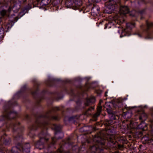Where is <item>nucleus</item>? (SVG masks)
<instances>
[{
	"label": "nucleus",
	"instance_id": "obj_1",
	"mask_svg": "<svg viewBox=\"0 0 153 153\" xmlns=\"http://www.w3.org/2000/svg\"><path fill=\"white\" fill-rule=\"evenodd\" d=\"M59 110L58 107H53L45 114H39L35 115L36 122L34 124L29 127L31 130H36L39 128L42 129V131L39 134V140L35 143V145L36 148L39 149H44L45 153H51L52 148L56 140L62 138H57L56 136L58 132H60L61 130V126L53 124L51 122L52 120H58L59 119L57 116H51V113Z\"/></svg>",
	"mask_w": 153,
	"mask_h": 153
},
{
	"label": "nucleus",
	"instance_id": "obj_2",
	"mask_svg": "<svg viewBox=\"0 0 153 153\" xmlns=\"http://www.w3.org/2000/svg\"><path fill=\"white\" fill-rule=\"evenodd\" d=\"M114 130L109 129L97 132L96 134V150L97 148L100 149L105 145L107 140L113 144H116L117 141L122 143L124 142L123 137L118 135H114Z\"/></svg>",
	"mask_w": 153,
	"mask_h": 153
},
{
	"label": "nucleus",
	"instance_id": "obj_3",
	"mask_svg": "<svg viewBox=\"0 0 153 153\" xmlns=\"http://www.w3.org/2000/svg\"><path fill=\"white\" fill-rule=\"evenodd\" d=\"M7 129L11 128L13 133L18 134L17 136H14V140L15 141H20L22 140L23 137L22 133L23 131L24 128L21 127L19 123L16 122L14 123H11L9 126L7 125Z\"/></svg>",
	"mask_w": 153,
	"mask_h": 153
},
{
	"label": "nucleus",
	"instance_id": "obj_4",
	"mask_svg": "<svg viewBox=\"0 0 153 153\" xmlns=\"http://www.w3.org/2000/svg\"><path fill=\"white\" fill-rule=\"evenodd\" d=\"M17 116V112L12 110L10 108L9 106L8 108L5 109L3 114L0 118V123H1V121L4 120H7L9 121L16 117Z\"/></svg>",
	"mask_w": 153,
	"mask_h": 153
},
{
	"label": "nucleus",
	"instance_id": "obj_5",
	"mask_svg": "<svg viewBox=\"0 0 153 153\" xmlns=\"http://www.w3.org/2000/svg\"><path fill=\"white\" fill-rule=\"evenodd\" d=\"M11 141V139L7 135L3 133H0V146L3 144L5 145H7L10 144ZM8 150L5 149H0V151L5 152V150Z\"/></svg>",
	"mask_w": 153,
	"mask_h": 153
},
{
	"label": "nucleus",
	"instance_id": "obj_6",
	"mask_svg": "<svg viewBox=\"0 0 153 153\" xmlns=\"http://www.w3.org/2000/svg\"><path fill=\"white\" fill-rule=\"evenodd\" d=\"M19 149H20L21 151L20 152L22 153H29L30 151V146L28 143H26L22 145L20 143H18L17 146Z\"/></svg>",
	"mask_w": 153,
	"mask_h": 153
},
{
	"label": "nucleus",
	"instance_id": "obj_7",
	"mask_svg": "<svg viewBox=\"0 0 153 153\" xmlns=\"http://www.w3.org/2000/svg\"><path fill=\"white\" fill-rule=\"evenodd\" d=\"M71 138L70 137H68L66 141H63L62 143H61V146L60 148H59L55 152L53 153H70L69 152H64L62 151V146L64 144H71L72 143L70 142L71 140Z\"/></svg>",
	"mask_w": 153,
	"mask_h": 153
},
{
	"label": "nucleus",
	"instance_id": "obj_8",
	"mask_svg": "<svg viewBox=\"0 0 153 153\" xmlns=\"http://www.w3.org/2000/svg\"><path fill=\"white\" fill-rule=\"evenodd\" d=\"M5 152L0 151V153H19V152L21 151L16 146L13 147L10 150L5 149Z\"/></svg>",
	"mask_w": 153,
	"mask_h": 153
},
{
	"label": "nucleus",
	"instance_id": "obj_9",
	"mask_svg": "<svg viewBox=\"0 0 153 153\" xmlns=\"http://www.w3.org/2000/svg\"><path fill=\"white\" fill-rule=\"evenodd\" d=\"M82 4V2L81 0H76L74 2L73 7L74 9L77 10L79 9Z\"/></svg>",
	"mask_w": 153,
	"mask_h": 153
},
{
	"label": "nucleus",
	"instance_id": "obj_10",
	"mask_svg": "<svg viewBox=\"0 0 153 153\" xmlns=\"http://www.w3.org/2000/svg\"><path fill=\"white\" fill-rule=\"evenodd\" d=\"M119 9L120 13L123 14L128 13L129 12L128 8L127 6H120Z\"/></svg>",
	"mask_w": 153,
	"mask_h": 153
},
{
	"label": "nucleus",
	"instance_id": "obj_11",
	"mask_svg": "<svg viewBox=\"0 0 153 153\" xmlns=\"http://www.w3.org/2000/svg\"><path fill=\"white\" fill-rule=\"evenodd\" d=\"M103 101L102 100H100L98 104L97 108V112H96V118L100 114L102 108V106L101 105V103L103 102Z\"/></svg>",
	"mask_w": 153,
	"mask_h": 153
},
{
	"label": "nucleus",
	"instance_id": "obj_12",
	"mask_svg": "<svg viewBox=\"0 0 153 153\" xmlns=\"http://www.w3.org/2000/svg\"><path fill=\"white\" fill-rule=\"evenodd\" d=\"M39 84L37 82H36L34 85L33 90L31 91V93L35 97V96L37 95V92L38 90V87Z\"/></svg>",
	"mask_w": 153,
	"mask_h": 153
},
{
	"label": "nucleus",
	"instance_id": "obj_13",
	"mask_svg": "<svg viewBox=\"0 0 153 153\" xmlns=\"http://www.w3.org/2000/svg\"><path fill=\"white\" fill-rule=\"evenodd\" d=\"M95 101V97H91L86 99L85 104L86 106H88L94 103Z\"/></svg>",
	"mask_w": 153,
	"mask_h": 153
},
{
	"label": "nucleus",
	"instance_id": "obj_14",
	"mask_svg": "<svg viewBox=\"0 0 153 153\" xmlns=\"http://www.w3.org/2000/svg\"><path fill=\"white\" fill-rule=\"evenodd\" d=\"M73 0H66L65 4L68 7H73Z\"/></svg>",
	"mask_w": 153,
	"mask_h": 153
},
{
	"label": "nucleus",
	"instance_id": "obj_15",
	"mask_svg": "<svg viewBox=\"0 0 153 153\" xmlns=\"http://www.w3.org/2000/svg\"><path fill=\"white\" fill-rule=\"evenodd\" d=\"M112 120H110L105 119L104 122V123L105 126H109L113 123Z\"/></svg>",
	"mask_w": 153,
	"mask_h": 153
},
{
	"label": "nucleus",
	"instance_id": "obj_16",
	"mask_svg": "<svg viewBox=\"0 0 153 153\" xmlns=\"http://www.w3.org/2000/svg\"><path fill=\"white\" fill-rule=\"evenodd\" d=\"M135 23H128L126 24V27L127 28L131 29L134 27Z\"/></svg>",
	"mask_w": 153,
	"mask_h": 153
},
{
	"label": "nucleus",
	"instance_id": "obj_17",
	"mask_svg": "<svg viewBox=\"0 0 153 153\" xmlns=\"http://www.w3.org/2000/svg\"><path fill=\"white\" fill-rule=\"evenodd\" d=\"M99 86L96 83V94L98 96H100L102 93V91L100 90H98Z\"/></svg>",
	"mask_w": 153,
	"mask_h": 153
},
{
	"label": "nucleus",
	"instance_id": "obj_18",
	"mask_svg": "<svg viewBox=\"0 0 153 153\" xmlns=\"http://www.w3.org/2000/svg\"><path fill=\"white\" fill-rule=\"evenodd\" d=\"M65 92L70 94L71 95L73 96L74 95V91L73 89H71L70 91H68L67 88H65Z\"/></svg>",
	"mask_w": 153,
	"mask_h": 153
},
{
	"label": "nucleus",
	"instance_id": "obj_19",
	"mask_svg": "<svg viewBox=\"0 0 153 153\" xmlns=\"http://www.w3.org/2000/svg\"><path fill=\"white\" fill-rule=\"evenodd\" d=\"M4 33L3 28L1 27H0V41L3 38V34Z\"/></svg>",
	"mask_w": 153,
	"mask_h": 153
},
{
	"label": "nucleus",
	"instance_id": "obj_20",
	"mask_svg": "<svg viewBox=\"0 0 153 153\" xmlns=\"http://www.w3.org/2000/svg\"><path fill=\"white\" fill-rule=\"evenodd\" d=\"M90 150L91 153H95L96 152V146L94 145L90 148Z\"/></svg>",
	"mask_w": 153,
	"mask_h": 153
},
{
	"label": "nucleus",
	"instance_id": "obj_21",
	"mask_svg": "<svg viewBox=\"0 0 153 153\" xmlns=\"http://www.w3.org/2000/svg\"><path fill=\"white\" fill-rule=\"evenodd\" d=\"M41 2L43 5H46L50 3L51 0H42Z\"/></svg>",
	"mask_w": 153,
	"mask_h": 153
},
{
	"label": "nucleus",
	"instance_id": "obj_22",
	"mask_svg": "<svg viewBox=\"0 0 153 153\" xmlns=\"http://www.w3.org/2000/svg\"><path fill=\"white\" fill-rule=\"evenodd\" d=\"M15 5H13L12 6H11L10 7L8 10V11L10 12L12 10H13V11H15V12H17L18 11V10H14V9L15 7Z\"/></svg>",
	"mask_w": 153,
	"mask_h": 153
},
{
	"label": "nucleus",
	"instance_id": "obj_23",
	"mask_svg": "<svg viewBox=\"0 0 153 153\" xmlns=\"http://www.w3.org/2000/svg\"><path fill=\"white\" fill-rule=\"evenodd\" d=\"M93 9V8L91 10L92 11L91 13V16L90 17L91 19H94L96 18V13L92 11Z\"/></svg>",
	"mask_w": 153,
	"mask_h": 153
},
{
	"label": "nucleus",
	"instance_id": "obj_24",
	"mask_svg": "<svg viewBox=\"0 0 153 153\" xmlns=\"http://www.w3.org/2000/svg\"><path fill=\"white\" fill-rule=\"evenodd\" d=\"M146 23L147 27V29L148 30L150 28L153 27V23L152 22H149L147 21Z\"/></svg>",
	"mask_w": 153,
	"mask_h": 153
},
{
	"label": "nucleus",
	"instance_id": "obj_25",
	"mask_svg": "<svg viewBox=\"0 0 153 153\" xmlns=\"http://www.w3.org/2000/svg\"><path fill=\"white\" fill-rule=\"evenodd\" d=\"M109 117L110 119V120H115L116 119L115 115L113 113L112 114H110L109 115Z\"/></svg>",
	"mask_w": 153,
	"mask_h": 153
},
{
	"label": "nucleus",
	"instance_id": "obj_26",
	"mask_svg": "<svg viewBox=\"0 0 153 153\" xmlns=\"http://www.w3.org/2000/svg\"><path fill=\"white\" fill-rule=\"evenodd\" d=\"M94 109V107H91L90 108H89L88 110H87L86 112H85V114H90L91 113L89 112V111H91L92 110H93Z\"/></svg>",
	"mask_w": 153,
	"mask_h": 153
},
{
	"label": "nucleus",
	"instance_id": "obj_27",
	"mask_svg": "<svg viewBox=\"0 0 153 153\" xmlns=\"http://www.w3.org/2000/svg\"><path fill=\"white\" fill-rule=\"evenodd\" d=\"M110 7H107L106 9V11H107V13L108 14L111 13L113 12L114 11L113 9H111V8H110V10L108 11V10L109 9Z\"/></svg>",
	"mask_w": 153,
	"mask_h": 153
},
{
	"label": "nucleus",
	"instance_id": "obj_28",
	"mask_svg": "<svg viewBox=\"0 0 153 153\" xmlns=\"http://www.w3.org/2000/svg\"><path fill=\"white\" fill-rule=\"evenodd\" d=\"M6 13V11L5 10H3L0 12V14L2 16H4Z\"/></svg>",
	"mask_w": 153,
	"mask_h": 153
},
{
	"label": "nucleus",
	"instance_id": "obj_29",
	"mask_svg": "<svg viewBox=\"0 0 153 153\" xmlns=\"http://www.w3.org/2000/svg\"><path fill=\"white\" fill-rule=\"evenodd\" d=\"M88 1L89 2H91V4H93L94 7L96 4V0H88Z\"/></svg>",
	"mask_w": 153,
	"mask_h": 153
},
{
	"label": "nucleus",
	"instance_id": "obj_30",
	"mask_svg": "<svg viewBox=\"0 0 153 153\" xmlns=\"http://www.w3.org/2000/svg\"><path fill=\"white\" fill-rule=\"evenodd\" d=\"M95 120H96V114H94V115H93V118L92 119H90V122H91L92 121H95Z\"/></svg>",
	"mask_w": 153,
	"mask_h": 153
},
{
	"label": "nucleus",
	"instance_id": "obj_31",
	"mask_svg": "<svg viewBox=\"0 0 153 153\" xmlns=\"http://www.w3.org/2000/svg\"><path fill=\"white\" fill-rule=\"evenodd\" d=\"M117 143L118 146V149H121V148L123 147V145L119 144L118 143Z\"/></svg>",
	"mask_w": 153,
	"mask_h": 153
},
{
	"label": "nucleus",
	"instance_id": "obj_32",
	"mask_svg": "<svg viewBox=\"0 0 153 153\" xmlns=\"http://www.w3.org/2000/svg\"><path fill=\"white\" fill-rule=\"evenodd\" d=\"M51 80H49V81H48L46 82V84L48 86H51L52 85V84L51 83Z\"/></svg>",
	"mask_w": 153,
	"mask_h": 153
},
{
	"label": "nucleus",
	"instance_id": "obj_33",
	"mask_svg": "<svg viewBox=\"0 0 153 153\" xmlns=\"http://www.w3.org/2000/svg\"><path fill=\"white\" fill-rule=\"evenodd\" d=\"M107 112H108V113L109 115L110 114H112V111L111 110H110V109H108V110L107 109Z\"/></svg>",
	"mask_w": 153,
	"mask_h": 153
},
{
	"label": "nucleus",
	"instance_id": "obj_34",
	"mask_svg": "<svg viewBox=\"0 0 153 153\" xmlns=\"http://www.w3.org/2000/svg\"><path fill=\"white\" fill-rule=\"evenodd\" d=\"M6 0H4V2L5 3H6V1H5ZM19 1H20V2H25V1H26V0H19Z\"/></svg>",
	"mask_w": 153,
	"mask_h": 153
},
{
	"label": "nucleus",
	"instance_id": "obj_35",
	"mask_svg": "<svg viewBox=\"0 0 153 153\" xmlns=\"http://www.w3.org/2000/svg\"><path fill=\"white\" fill-rule=\"evenodd\" d=\"M144 125V126H146V125L144 123V122L143 121H142L141 123L140 124V125H139V126L140 127H141L140 126H141V125Z\"/></svg>",
	"mask_w": 153,
	"mask_h": 153
},
{
	"label": "nucleus",
	"instance_id": "obj_36",
	"mask_svg": "<svg viewBox=\"0 0 153 153\" xmlns=\"http://www.w3.org/2000/svg\"><path fill=\"white\" fill-rule=\"evenodd\" d=\"M145 10L144 9H143L140 11V13L141 14H143V13H144L145 12Z\"/></svg>",
	"mask_w": 153,
	"mask_h": 153
},
{
	"label": "nucleus",
	"instance_id": "obj_37",
	"mask_svg": "<svg viewBox=\"0 0 153 153\" xmlns=\"http://www.w3.org/2000/svg\"><path fill=\"white\" fill-rule=\"evenodd\" d=\"M92 137L93 138V141H94L95 140V137H96V134H95L94 136L92 135Z\"/></svg>",
	"mask_w": 153,
	"mask_h": 153
},
{
	"label": "nucleus",
	"instance_id": "obj_38",
	"mask_svg": "<svg viewBox=\"0 0 153 153\" xmlns=\"http://www.w3.org/2000/svg\"><path fill=\"white\" fill-rule=\"evenodd\" d=\"M42 99V98H40L39 100H37V103H39V102H40V101H41V100Z\"/></svg>",
	"mask_w": 153,
	"mask_h": 153
},
{
	"label": "nucleus",
	"instance_id": "obj_39",
	"mask_svg": "<svg viewBox=\"0 0 153 153\" xmlns=\"http://www.w3.org/2000/svg\"><path fill=\"white\" fill-rule=\"evenodd\" d=\"M108 93V91H106L105 92V97H107V94Z\"/></svg>",
	"mask_w": 153,
	"mask_h": 153
},
{
	"label": "nucleus",
	"instance_id": "obj_40",
	"mask_svg": "<svg viewBox=\"0 0 153 153\" xmlns=\"http://www.w3.org/2000/svg\"><path fill=\"white\" fill-rule=\"evenodd\" d=\"M97 6H96V8H97V11L98 12V13H99V11L100 10V8H99V7L97 8Z\"/></svg>",
	"mask_w": 153,
	"mask_h": 153
},
{
	"label": "nucleus",
	"instance_id": "obj_41",
	"mask_svg": "<svg viewBox=\"0 0 153 153\" xmlns=\"http://www.w3.org/2000/svg\"><path fill=\"white\" fill-rule=\"evenodd\" d=\"M25 117L26 119H28L29 118V116L28 115H26Z\"/></svg>",
	"mask_w": 153,
	"mask_h": 153
},
{
	"label": "nucleus",
	"instance_id": "obj_42",
	"mask_svg": "<svg viewBox=\"0 0 153 153\" xmlns=\"http://www.w3.org/2000/svg\"><path fill=\"white\" fill-rule=\"evenodd\" d=\"M139 118L140 120H141L142 119V118L141 116H140Z\"/></svg>",
	"mask_w": 153,
	"mask_h": 153
},
{
	"label": "nucleus",
	"instance_id": "obj_43",
	"mask_svg": "<svg viewBox=\"0 0 153 153\" xmlns=\"http://www.w3.org/2000/svg\"><path fill=\"white\" fill-rule=\"evenodd\" d=\"M8 104L9 105L10 104H12V103H11V101H9V102H8Z\"/></svg>",
	"mask_w": 153,
	"mask_h": 153
},
{
	"label": "nucleus",
	"instance_id": "obj_44",
	"mask_svg": "<svg viewBox=\"0 0 153 153\" xmlns=\"http://www.w3.org/2000/svg\"><path fill=\"white\" fill-rule=\"evenodd\" d=\"M96 126H98V125H100V124H99V123H96Z\"/></svg>",
	"mask_w": 153,
	"mask_h": 153
},
{
	"label": "nucleus",
	"instance_id": "obj_45",
	"mask_svg": "<svg viewBox=\"0 0 153 153\" xmlns=\"http://www.w3.org/2000/svg\"><path fill=\"white\" fill-rule=\"evenodd\" d=\"M94 130H96V127H94Z\"/></svg>",
	"mask_w": 153,
	"mask_h": 153
},
{
	"label": "nucleus",
	"instance_id": "obj_46",
	"mask_svg": "<svg viewBox=\"0 0 153 153\" xmlns=\"http://www.w3.org/2000/svg\"><path fill=\"white\" fill-rule=\"evenodd\" d=\"M1 18L0 17V22H1Z\"/></svg>",
	"mask_w": 153,
	"mask_h": 153
},
{
	"label": "nucleus",
	"instance_id": "obj_47",
	"mask_svg": "<svg viewBox=\"0 0 153 153\" xmlns=\"http://www.w3.org/2000/svg\"><path fill=\"white\" fill-rule=\"evenodd\" d=\"M102 22H103V21H102ZM100 23H102V22H100Z\"/></svg>",
	"mask_w": 153,
	"mask_h": 153
},
{
	"label": "nucleus",
	"instance_id": "obj_48",
	"mask_svg": "<svg viewBox=\"0 0 153 153\" xmlns=\"http://www.w3.org/2000/svg\"><path fill=\"white\" fill-rule=\"evenodd\" d=\"M140 19H142V17H141V18H140Z\"/></svg>",
	"mask_w": 153,
	"mask_h": 153
}]
</instances>
